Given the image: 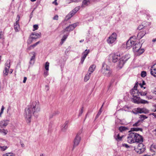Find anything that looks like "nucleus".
I'll use <instances>...</instances> for the list:
<instances>
[{"label":"nucleus","instance_id":"obj_47","mask_svg":"<svg viewBox=\"0 0 156 156\" xmlns=\"http://www.w3.org/2000/svg\"><path fill=\"white\" fill-rule=\"evenodd\" d=\"M58 16L57 15H56L53 18V19L54 20H58Z\"/></svg>","mask_w":156,"mask_h":156},{"label":"nucleus","instance_id":"obj_29","mask_svg":"<svg viewBox=\"0 0 156 156\" xmlns=\"http://www.w3.org/2000/svg\"><path fill=\"white\" fill-rule=\"evenodd\" d=\"M69 34H66L64 35L63 36L62 38L61 39V43H62V44L64 42V41L66 39V38H67V37H68V36Z\"/></svg>","mask_w":156,"mask_h":156},{"label":"nucleus","instance_id":"obj_38","mask_svg":"<svg viewBox=\"0 0 156 156\" xmlns=\"http://www.w3.org/2000/svg\"><path fill=\"white\" fill-rule=\"evenodd\" d=\"M8 148V147L6 146H0V148L1 151H4L6 150Z\"/></svg>","mask_w":156,"mask_h":156},{"label":"nucleus","instance_id":"obj_58","mask_svg":"<svg viewBox=\"0 0 156 156\" xmlns=\"http://www.w3.org/2000/svg\"><path fill=\"white\" fill-rule=\"evenodd\" d=\"M148 156H156V154H154V155H149Z\"/></svg>","mask_w":156,"mask_h":156},{"label":"nucleus","instance_id":"obj_5","mask_svg":"<svg viewBox=\"0 0 156 156\" xmlns=\"http://www.w3.org/2000/svg\"><path fill=\"white\" fill-rule=\"evenodd\" d=\"M145 149L146 146L141 143L139 144L137 147H135L134 148L135 151L139 154L143 153Z\"/></svg>","mask_w":156,"mask_h":156},{"label":"nucleus","instance_id":"obj_43","mask_svg":"<svg viewBox=\"0 0 156 156\" xmlns=\"http://www.w3.org/2000/svg\"><path fill=\"white\" fill-rule=\"evenodd\" d=\"M3 33L2 31L0 32V39H3Z\"/></svg>","mask_w":156,"mask_h":156},{"label":"nucleus","instance_id":"obj_7","mask_svg":"<svg viewBox=\"0 0 156 156\" xmlns=\"http://www.w3.org/2000/svg\"><path fill=\"white\" fill-rule=\"evenodd\" d=\"M80 6L76 7L74 9L71 11L66 17L65 19L68 20L73 16L80 9Z\"/></svg>","mask_w":156,"mask_h":156},{"label":"nucleus","instance_id":"obj_3","mask_svg":"<svg viewBox=\"0 0 156 156\" xmlns=\"http://www.w3.org/2000/svg\"><path fill=\"white\" fill-rule=\"evenodd\" d=\"M130 57V55L129 54L122 56L119 59V61L117 65V67L119 69L122 68L125 63Z\"/></svg>","mask_w":156,"mask_h":156},{"label":"nucleus","instance_id":"obj_17","mask_svg":"<svg viewBox=\"0 0 156 156\" xmlns=\"http://www.w3.org/2000/svg\"><path fill=\"white\" fill-rule=\"evenodd\" d=\"M41 34L40 32L39 33H33L31 34V38L32 39H36L39 38L40 37Z\"/></svg>","mask_w":156,"mask_h":156},{"label":"nucleus","instance_id":"obj_45","mask_svg":"<svg viewBox=\"0 0 156 156\" xmlns=\"http://www.w3.org/2000/svg\"><path fill=\"white\" fill-rule=\"evenodd\" d=\"M140 94L141 96H145L146 95V93L145 92H140Z\"/></svg>","mask_w":156,"mask_h":156},{"label":"nucleus","instance_id":"obj_59","mask_svg":"<svg viewBox=\"0 0 156 156\" xmlns=\"http://www.w3.org/2000/svg\"><path fill=\"white\" fill-rule=\"evenodd\" d=\"M21 146L22 147H24V145L23 144H21Z\"/></svg>","mask_w":156,"mask_h":156},{"label":"nucleus","instance_id":"obj_57","mask_svg":"<svg viewBox=\"0 0 156 156\" xmlns=\"http://www.w3.org/2000/svg\"><path fill=\"white\" fill-rule=\"evenodd\" d=\"M84 41V40H81L80 41V43H81V42H83V41Z\"/></svg>","mask_w":156,"mask_h":156},{"label":"nucleus","instance_id":"obj_28","mask_svg":"<svg viewBox=\"0 0 156 156\" xmlns=\"http://www.w3.org/2000/svg\"><path fill=\"white\" fill-rule=\"evenodd\" d=\"M7 124H8L5 121H1L0 122V127L2 128L3 127H5Z\"/></svg>","mask_w":156,"mask_h":156},{"label":"nucleus","instance_id":"obj_30","mask_svg":"<svg viewBox=\"0 0 156 156\" xmlns=\"http://www.w3.org/2000/svg\"><path fill=\"white\" fill-rule=\"evenodd\" d=\"M137 29L139 30L142 29L143 31L145 30H146L145 26H144L143 25H140L138 27Z\"/></svg>","mask_w":156,"mask_h":156},{"label":"nucleus","instance_id":"obj_12","mask_svg":"<svg viewBox=\"0 0 156 156\" xmlns=\"http://www.w3.org/2000/svg\"><path fill=\"white\" fill-rule=\"evenodd\" d=\"M134 44V41L130 39L128 41L126 45L124 44V45L126 46V48L127 49H130L131 48H133V46Z\"/></svg>","mask_w":156,"mask_h":156},{"label":"nucleus","instance_id":"obj_48","mask_svg":"<svg viewBox=\"0 0 156 156\" xmlns=\"http://www.w3.org/2000/svg\"><path fill=\"white\" fill-rule=\"evenodd\" d=\"M72 2H78L80 1V0H71Z\"/></svg>","mask_w":156,"mask_h":156},{"label":"nucleus","instance_id":"obj_25","mask_svg":"<svg viewBox=\"0 0 156 156\" xmlns=\"http://www.w3.org/2000/svg\"><path fill=\"white\" fill-rule=\"evenodd\" d=\"M119 130L120 132H122L128 130V128L126 127L121 126L119 127Z\"/></svg>","mask_w":156,"mask_h":156},{"label":"nucleus","instance_id":"obj_24","mask_svg":"<svg viewBox=\"0 0 156 156\" xmlns=\"http://www.w3.org/2000/svg\"><path fill=\"white\" fill-rule=\"evenodd\" d=\"M96 68V66L95 65H91L89 68L88 72L90 74L92 73L95 70Z\"/></svg>","mask_w":156,"mask_h":156},{"label":"nucleus","instance_id":"obj_10","mask_svg":"<svg viewBox=\"0 0 156 156\" xmlns=\"http://www.w3.org/2000/svg\"><path fill=\"white\" fill-rule=\"evenodd\" d=\"M133 102L135 103L145 104L146 103V101L141 99L138 96L133 98Z\"/></svg>","mask_w":156,"mask_h":156},{"label":"nucleus","instance_id":"obj_19","mask_svg":"<svg viewBox=\"0 0 156 156\" xmlns=\"http://www.w3.org/2000/svg\"><path fill=\"white\" fill-rule=\"evenodd\" d=\"M151 73L152 75L156 76V64L154 65L151 67Z\"/></svg>","mask_w":156,"mask_h":156},{"label":"nucleus","instance_id":"obj_1","mask_svg":"<svg viewBox=\"0 0 156 156\" xmlns=\"http://www.w3.org/2000/svg\"><path fill=\"white\" fill-rule=\"evenodd\" d=\"M127 142L130 144L141 143L143 141V138L139 134L135 133H131L127 137Z\"/></svg>","mask_w":156,"mask_h":156},{"label":"nucleus","instance_id":"obj_33","mask_svg":"<svg viewBox=\"0 0 156 156\" xmlns=\"http://www.w3.org/2000/svg\"><path fill=\"white\" fill-rule=\"evenodd\" d=\"M139 118L140 119L139 120H140V122H141L146 118V117L145 115H140V116Z\"/></svg>","mask_w":156,"mask_h":156},{"label":"nucleus","instance_id":"obj_14","mask_svg":"<svg viewBox=\"0 0 156 156\" xmlns=\"http://www.w3.org/2000/svg\"><path fill=\"white\" fill-rule=\"evenodd\" d=\"M80 137L79 136L77 135L75 138L74 141V147L77 146L79 144L80 140Z\"/></svg>","mask_w":156,"mask_h":156},{"label":"nucleus","instance_id":"obj_9","mask_svg":"<svg viewBox=\"0 0 156 156\" xmlns=\"http://www.w3.org/2000/svg\"><path fill=\"white\" fill-rule=\"evenodd\" d=\"M137 86L136 83L134 87V88L131 90L130 93L133 95V98L138 96L140 94V92H139L137 89Z\"/></svg>","mask_w":156,"mask_h":156},{"label":"nucleus","instance_id":"obj_32","mask_svg":"<svg viewBox=\"0 0 156 156\" xmlns=\"http://www.w3.org/2000/svg\"><path fill=\"white\" fill-rule=\"evenodd\" d=\"M123 136H120L119 134H118V135L115 136V138L117 141H120L122 140Z\"/></svg>","mask_w":156,"mask_h":156},{"label":"nucleus","instance_id":"obj_61","mask_svg":"<svg viewBox=\"0 0 156 156\" xmlns=\"http://www.w3.org/2000/svg\"><path fill=\"white\" fill-rule=\"evenodd\" d=\"M30 1L32 2H34L36 1V0H30Z\"/></svg>","mask_w":156,"mask_h":156},{"label":"nucleus","instance_id":"obj_56","mask_svg":"<svg viewBox=\"0 0 156 156\" xmlns=\"http://www.w3.org/2000/svg\"><path fill=\"white\" fill-rule=\"evenodd\" d=\"M152 115H153L154 116H155V117H156V114H154V113H153V114H152Z\"/></svg>","mask_w":156,"mask_h":156},{"label":"nucleus","instance_id":"obj_44","mask_svg":"<svg viewBox=\"0 0 156 156\" xmlns=\"http://www.w3.org/2000/svg\"><path fill=\"white\" fill-rule=\"evenodd\" d=\"M39 42H37L35 44H33L32 45L31 47L32 48H34L35 46H36L37 44H38L39 43Z\"/></svg>","mask_w":156,"mask_h":156},{"label":"nucleus","instance_id":"obj_51","mask_svg":"<svg viewBox=\"0 0 156 156\" xmlns=\"http://www.w3.org/2000/svg\"><path fill=\"white\" fill-rule=\"evenodd\" d=\"M32 40L31 39H29L28 40V44H30Z\"/></svg>","mask_w":156,"mask_h":156},{"label":"nucleus","instance_id":"obj_27","mask_svg":"<svg viewBox=\"0 0 156 156\" xmlns=\"http://www.w3.org/2000/svg\"><path fill=\"white\" fill-rule=\"evenodd\" d=\"M142 131V129L139 128H132L131 129L130 131H129V132L130 131Z\"/></svg>","mask_w":156,"mask_h":156},{"label":"nucleus","instance_id":"obj_54","mask_svg":"<svg viewBox=\"0 0 156 156\" xmlns=\"http://www.w3.org/2000/svg\"><path fill=\"white\" fill-rule=\"evenodd\" d=\"M154 93L156 94V87L154 88Z\"/></svg>","mask_w":156,"mask_h":156},{"label":"nucleus","instance_id":"obj_52","mask_svg":"<svg viewBox=\"0 0 156 156\" xmlns=\"http://www.w3.org/2000/svg\"><path fill=\"white\" fill-rule=\"evenodd\" d=\"M52 3L53 4H54L55 5H58V3H57V2L55 1L54 2H52Z\"/></svg>","mask_w":156,"mask_h":156},{"label":"nucleus","instance_id":"obj_63","mask_svg":"<svg viewBox=\"0 0 156 156\" xmlns=\"http://www.w3.org/2000/svg\"><path fill=\"white\" fill-rule=\"evenodd\" d=\"M12 71H10V74L12 73Z\"/></svg>","mask_w":156,"mask_h":156},{"label":"nucleus","instance_id":"obj_26","mask_svg":"<svg viewBox=\"0 0 156 156\" xmlns=\"http://www.w3.org/2000/svg\"><path fill=\"white\" fill-rule=\"evenodd\" d=\"M141 44L140 43H136L133 46V49H140Z\"/></svg>","mask_w":156,"mask_h":156},{"label":"nucleus","instance_id":"obj_6","mask_svg":"<svg viewBox=\"0 0 156 156\" xmlns=\"http://www.w3.org/2000/svg\"><path fill=\"white\" fill-rule=\"evenodd\" d=\"M117 37V35L115 33H113L107 39L108 43L109 44L113 43L116 40Z\"/></svg>","mask_w":156,"mask_h":156},{"label":"nucleus","instance_id":"obj_35","mask_svg":"<svg viewBox=\"0 0 156 156\" xmlns=\"http://www.w3.org/2000/svg\"><path fill=\"white\" fill-rule=\"evenodd\" d=\"M3 156H14V154L12 153H8L4 154Z\"/></svg>","mask_w":156,"mask_h":156},{"label":"nucleus","instance_id":"obj_64","mask_svg":"<svg viewBox=\"0 0 156 156\" xmlns=\"http://www.w3.org/2000/svg\"><path fill=\"white\" fill-rule=\"evenodd\" d=\"M155 134L156 135V129L155 130Z\"/></svg>","mask_w":156,"mask_h":156},{"label":"nucleus","instance_id":"obj_23","mask_svg":"<svg viewBox=\"0 0 156 156\" xmlns=\"http://www.w3.org/2000/svg\"><path fill=\"white\" fill-rule=\"evenodd\" d=\"M14 28L16 32L18 31L20 29L19 23L16 22L14 23Z\"/></svg>","mask_w":156,"mask_h":156},{"label":"nucleus","instance_id":"obj_34","mask_svg":"<svg viewBox=\"0 0 156 156\" xmlns=\"http://www.w3.org/2000/svg\"><path fill=\"white\" fill-rule=\"evenodd\" d=\"M49 63L48 62H47L45 63V69L47 71H48L49 70Z\"/></svg>","mask_w":156,"mask_h":156},{"label":"nucleus","instance_id":"obj_13","mask_svg":"<svg viewBox=\"0 0 156 156\" xmlns=\"http://www.w3.org/2000/svg\"><path fill=\"white\" fill-rule=\"evenodd\" d=\"M103 73H104L107 76H110L112 71L110 70L108 66H107L106 68H104L103 69Z\"/></svg>","mask_w":156,"mask_h":156},{"label":"nucleus","instance_id":"obj_2","mask_svg":"<svg viewBox=\"0 0 156 156\" xmlns=\"http://www.w3.org/2000/svg\"><path fill=\"white\" fill-rule=\"evenodd\" d=\"M36 102H33L31 105L28 106L26 109L25 116L26 121L28 123L30 122V119L34 110H35L36 107Z\"/></svg>","mask_w":156,"mask_h":156},{"label":"nucleus","instance_id":"obj_21","mask_svg":"<svg viewBox=\"0 0 156 156\" xmlns=\"http://www.w3.org/2000/svg\"><path fill=\"white\" fill-rule=\"evenodd\" d=\"M146 34V30H143V31H141L138 34L137 36V38L138 39H141Z\"/></svg>","mask_w":156,"mask_h":156},{"label":"nucleus","instance_id":"obj_62","mask_svg":"<svg viewBox=\"0 0 156 156\" xmlns=\"http://www.w3.org/2000/svg\"><path fill=\"white\" fill-rule=\"evenodd\" d=\"M40 156H44L43 154H41Z\"/></svg>","mask_w":156,"mask_h":156},{"label":"nucleus","instance_id":"obj_37","mask_svg":"<svg viewBox=\"0 0 156 156\" xmlns=\"http://www.w3.org/2000/svg\"><path fill=\"white\" fill-rule=\"evenodd\" d=\"M139 85L141 88H143L144 89H145V88L146 87L143 86L144 85H145V83L144 81H143L142 83H139Z\"/></svg>","mask_w":156,"mask_h":156},{"label":"nucleus","instance_id":"obj_36","mask_svg":"<svg viewBox=\"0 0 156 156\" xmlns=\"http://www.w3.org/2000/svg\"><path fill=\"white\" fill-rule=\"evenodd\" d=\"M0 132L1 133H4L5 135H6L8 133V131L7 130L4 129H0Z\"/></svg>","mask_w":156,"mask_h":156},{"label":"nucleus","instance_id":"obj_41","mask_svg":"<svg viewBox=\"0 0 156 156\" xmlns=\"http://www.w3.org/2000/svg\"><path fill=\"white\" fill-rule=\"evenodd\" d=\"M34 30L33 31H34L38 29V25L37 24L34 25L33 26Z\"/></svg>","mask_w":156,"mask_h":156},{"label":"nucleus","instance_id":"obj_15","mask_svg":"<svg viewBox=\"0 0 156 156\" xmlns=\"http://www.w3.org/2000/svg\"><path fill=\"white\" fill-rule=\"evenodd\" d=\"M134 111L137 113H146V109L144 108H135Z\"/></svg>","mask_w":156,"mask_h":156},{"label":"nucleus","instance_id":"obj_53","mask_svg":"<svg viewBox=\"0 0 156 156\" xmlns=\"http://www.w3.org/2000/svg\"><path fill=\"white\" fill-rule=\"evenodd\" d=\"M48 71H46V72H44V74L46 76H47L48 75Z\"/></svg>","mask_w":156,"mask_h":156},{"label":"nucleus","instance_id":"obj_50","mask_svg":"<svg viewBox=\"0 0 156 156\" xmlns=\"http://www.w3.org/2000/svg\"><path fill=\"white\" fill-rule=\"evenodd\" d=\"M27 80V78L26 77H24V79L23 81V83H25L26 81Z\"/></svg>","mask_w":156,"mask_h":156},{"label":"nucleus","instance_id":"obj_4","mask_svg":"<svg viewBox=\"0 0 156 156\" xmlns=\"http://www.w3.org/2000/svg\"><path fill=\"white\" fill-rule=\"evenodd\" d=\"M122 53L120 52H118L116 53L111 54L110 55V59L113 62H116L119 59V60L120 57L122 55Z\"/></svg>","mask_w":156,"mask_h":156},{"label":"nucleus","instance_id":"obj_40","mask_svg":"<svg viewBox=\"0 0 156 156\" xmlns=\"http://www.w3.org/2000/svg\"><path fill=\"white\" fill-rule=\"evenodd\" d=\"M140 120H138L136 122L133 124V126H139L140 125Z\"/></svg>","mask_w":156,"mask_h":156},{"label":"nucleus","instance_id":"obj_39","mask_svg":"<svg viewBox=\"0 0 156 156\" xmlns=\"http://www.w3.org/2000/svg\"><path fill=\"white\" fill-rule=\"evenodd\" d=\"M146 73L145 71H143L141 73V76L142 77H145L146 76Z\"/></svg>","mask_w":156,"mask_h":156},{"label":"nucleus","instance_id":"obj_42","mask_svg":"<svg viewBox=\"0 0 156 156\" xmlns=\"http://www.w3.org/2000/svg\"><path fill=\"white\" fill-rule=\"evenodd\" d=\"M4 109V107L3 106H2V108L1 110V112L0 113V116H1L2 114L3 113Z\"/></svg>","mask_w":156,"mask_h":156},{"label":"nucleus","instance_id":"obj_46","mask_svg":"<svg viewBox=\"0 0 156 156\" xmlns=\"http://www.w3.org/2000/svg\"><path fill=\"white\" fill-rule=\"evenodd\" d=\"M20 16L18 15L17 16L16 19V22H19V21L20 20Z\"/></svg>","mask_w":156,"mask_h":156},{"label":"nucleus","instance_id":"obj_11","mask_svg":"<svg viewBox=\"0 0 156 156\" xmlns=\"http://www.w3.org/2000/svg\"><path fill=\"white\" fill-rule=\"evenodd\" d=\"M77 25V23H75L73 24L69 25V26L66 27V28L62 31L63 33H64L65 31H70L74 30L75 28Z\"/></svg>","mask_w":156,"mask_h":156},{"label":"nucleus","instance_id":"obj_49","mask_svg":"<svg viewBox=\"0 0 156 156\" xmlns=\"http://www.w3.org/2000/svg\"><path fill=\"white\" fill-rule=\"evenodd\" d=\"M4 88L3 85L2 84L0 83V90H1L2 89Z\"/></svg>","mask_w":156,"mask_h":156},{"label":"nucleus","instance_id":"obj_18","mask_svg":"<svg viewBox=\"0 0 156 156\" xmlns=\"http://www.w3.org/2000/svg\"><path fill=\"white\" fill-rule=\"evenodd\" d=\"M144 51V49H134L133 51L135 55L136 56L140 55L143 53Z\"/></svg>","mask_w":156,"mask_h":156},{"label":"nucleus","instance_id":"obj_20","mask_svg":"<svg viewBox=\"0 0 156 156\" xmlns=\"http://www.w3.org/2000/svg\"><path fill=\"white\" fill-rule=\"evenodd\" d=\"M30 55L31 56V58L30 62V63L31 64H33L35 61V53L34 52H33L30 54Z\"/></svg>","mask_w":156,"mask_h":156},{"label":"nucleus","instance_id":"obj_60","mask_svg":"<svg viewBox=\"0 0 156 156\" xmlns=\"http://www.w3.org/2000/svg\"><path fill=\"white\" fill-rule=\"evenodd\" d=\"M154 106L155 107V108H156V109L155 110V111H156V105H154Z\"/></svg>","mask_w":156,"mask_h":156},{"label":"nucleus","instance_id":"obj_31","mask_svg":"<svg viewBox=\"0 0 156 156\" xmlns=\"http://www.w3.org/2000/svg\"><path fill=\"white\" fill-rule=\"evenodd\" d=\"M90 73H89L88 74H87L84 77V80L85 81H87L89 80L90 76Z\"/></svg>","mask_w":156,"mask_h":156},{"label":"nucleus","instance_id":"obj_8","mask_svg":"<svg viewBox=\"0 0 156 156\" xmlns=\"http://www.w3.org/2000/svg\"><path fill=\"white\" fill-rule=\"evenodd\" d=\"M10 60H8L5 64V70L3 71V73L5 76H7L8 74L10 66Z\"/></svg>","mask_w":156,"mask_h":156},{"label":"nucleus","instance_id":"obj_16","mask_svg":"<svg viewBox=\"0 0 156 156\" xmlns=\"http://www.w3.org/2000/svg\"><path fill=\"white\" fill-rule=\"evenodd\" d=\"M89 52V49H86L84 52L83 53V56L81 58V62L83 63L84 60L86 58L87 54Z\"/></svg>","mask_w":156,"mask_h":156},{"label":"nucleus","instance_id":"obj_22","mask_svg":"<svg viewBox=\"0 0 156 156\" xmlns=\"http://www.w3.org/2000/svg\"><path fill=\"white\" fill-rule=\"evenodd\" d=\"M90 4V1L89 0H83L81 5L82 7H84Z\"/></svg>","mask_w":156,"mask_h":156},{"label":"nucleus","instance_id":"obj_55","mask_svg":"<svg viewBox=\"0 0 156 156\" xmlns=\"http://www.w3.org/2000/svg\"><path fill=\"white\" fill-rule=\"evenodd\" d=\"M156 41V38H155V39H153L152 40V41L153 42H155V41Z\"/></svg>","mask_w":156,"mask_h":156}]
</instances>
